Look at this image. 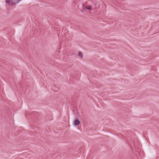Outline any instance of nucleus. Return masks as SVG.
<instances>
[{"mask_svg": "<svg viewBox=\"0 0 159 159\" xmlns=\"http://www.w3.org/2000/svg\"><path fill=\"white\" fill-rule=\"evenodd\" d=\"M21 0H16V3L14 2L12 0H6V2L9 5L12 6L15 5L16 3H18Z\"/></svg>", "mask_w": 159, "mask_h": 159, "instance_id": "1", "label": "nucleus"}, {"mask_svg": "<svg viewBox=\"0 0 159 159\" xmlns=\"http://www.w3.org/2000/svg\"><path fill=\"white\" fill-rule=\"evenodd\" d=\"M74 124L75 126H78L80 125V122L78 120H74Z\"/></svg>", "mask_w": 159, "mask_h": 159, "instance_id": "2", "label": "nucleus"}, {"mask_svg": "<svg viewBox=\"0 0 159 159\" xmlns=\"http://www.w3.org/2000/svg\"><path fill=\"white\" fill-rule=\"evenodd\" d=\"M78 56L80 58H82L83 57L82 53L80 52H78Z\"/></svg>", "mask_w": 159, "mask_h": 159, "instance_id": "3", "label": "nucleus"}, {"mask_svg": "<svg viewBox=\"0 0 159 159\" xmlns=\"http://www.w3.org/2000/svg\"><path fill=\"white\" fill-rule=\"evenodd\" d=\"M91 8V7L90 6H86L85 8L86 9L88 10H89Z\"/></svg>", "mask_w": 159, "mask_h": 159, "instance_id": "4", "label": "nucleus"}]
</instances>
